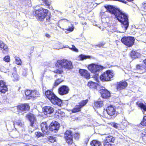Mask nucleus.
I'll return each instance as SVG.
<instances>
[{
  "label": "nucleus",
  "instance_id": "f257e3e1",
  "mask_svg": "<svg viewBox=\"0 0 146 146\" xmlns=\"http://www.w3.org/2000/svg\"><path fill=\"white\" fill-rule=\"evenodd\" d=\"M105 7L110 13L114 15L115 17L119 22L123 25L125 29L126 30L129 25L128 16L127 13L116 8L113 6L108 5Z\"/></svg>",
  "mask_w": 146,
  "mask_h": 146
},
{
  "label": "nucleus",
  "instance_id": "f03ea898",
  "mask_svg": "<svg viewBox=\"0 0 146 146\" xmlns=\"http://www.w3.org/2000/svg\"><path fill=\"white\" fill-rule=\"evenodd\" d=\"M49 11L42 8L35 10L33 14L37 20L40 21H43L48 15Z\"/></svg>",
  "mask_w": 146,
  "mask_h": 146
},
{
  "label": "nucleus",
  "instance_id": "7ed1b4c3",
  "mask_svg": "<svg viewBox=\"0 0 146 146\" xmlns=\"http://www.w3.org/2000/svg\"><path fill=\"white\" fill-rule=\"evenodd\" d=\"M45 94L53 104H57L59 106H61L62 103L61 100L56 96L52 92L48 90L45 92Z\"/></svg>",
  "mask_w": 146,
  "mask_h": 146
},
{
  "label": "nucleus",
  "instance_id": "20e7f679",
  "mask_svg": "<svg viewBox=\"0 0 146 146\" xmlns=\"http://www.w3.org/2000/svg\"><path fill=\"white\" fill-rule=\"evenodd\" d=\"M135 40L134 37L130 36H124L121 39L122 42L129 47H131L133 45Z\"/></svg>",
  "mask_w": 146,
  "mask_h": 146
},
{
  "label": "nucleus",
  "instance_id": "39448f33",
  "mask_svg": "<svg viewBox=\"0 0 146 146\" xmlns=\"http://www.w3.org/2000/svg\"><path fill=\"white\" fill-rule=\"evenodd\" d=\"M113 74L110 70H107L101 75L100 78L102 81H108L113 78Z\"/></svg>",
  "mask_w": 146,
  "mask_h": 146
},
{
  "label": "nucleus",
  "instance_id": "423d86ee",
  "mask_svg": "<svg viewBox=\"0 0 146 146\" xmlns=\"http://www.w3.org/2000/svg\"><path fill=\"white\" fill-rule=\"evenodd\" d=\"M65 137L66 142L71 146H76L73 142V135L70 130H67L65 133Z\"/></svg>",
  "mask_w": 146,
  "mask_h": 146
},
{
  "label": "nucleus",
  "instance_id": "0eeeda50",
  "mask_svg": "<svg viewBox=\"0 0 146 146\" xmlns=\"http://www.w3.org/2000/svg\"><path fill=\"white\" fill-rule=\"evenodd\" d=\"M88 68L92 73H95L103 69V67L98 64H89Z\"/></svg>",
  "mask_w": 146,
  "mask_h": 146
},
{
  "label": "nucleus",
  "instance_id": "6e6552de",
  "mask_svg": "<svg viewBox=\"0 0 146 146\" xmlns=\"http://www.w3.org/2000/svg\"><path fill=\"white\" fill-rule=\"evenodd\" d=\"M56 67L58 69L54 71V72L57 73H59L61 74L62 72L63 71L62 70H59L60 68L62 67L63 66V64H55ZM64 68L69 70L73 68L72 64H63Z\"/></svg>",
  "mask_w": 146,
  "mask_h": 146
},
{
  "label": "nucleus",
  "instance_id": "1a4fd4ad",
  "mask_svg": "<svg viewBox=\"0 0 146 146\" xmlns=\"http://www.w3.org/2000/svg\"><path fill=\"white\" fill-rule=\"evenodd\" d=\"M70 90L69 88L65 85L60 86L58 89V94L62 96L67 94Z\"/></svg>",
  "mask_w": 146,
  "mask_h": 146
},
{
  "label": "nucleus",
  "instance_id": "9d476101",
  "mask_svg": "<svg viewBox=\"0 0 146 146\" xmlns=\"http://www.w3.org/2000/svg\"><path fill=\"white\" fill-rule=\"evenodd\" d=\"M60 124L56 121H53L49 126V129L51 131L57 132L59 129Z\"/></svg>",
  "mask_w": 146,
  "mask_h": 146
},
{
  "label": "nucleus",
  "instance_id": "9b49d317",
  "mask_svg": "<svg viewBox=\"0 0 146 146\" xmlns=\"http://www.w3.org/2000/svg\"><path fill=\"white\" fill-rule=\"evenodd\" d=\"M28 118L31 123V125L29 127L31 128L32 127L33 128L30 131L32 132L35 129V127L36 125V120L34 116L31 114L28 116Z\"/></svg>",
  "mask_w": 146,
  "mask_h": 146
},
{
  "label": "nucleus",
  "instance_id": "f8f14e48",
  "mask_svg": "<svg viewBox=\"0 0 146 146\" xmlns=\"http://www.w3.org/2000/svg\"><path fill=\"white\" fill-rule=\"evenodd\" d=\"M115 138L111 135L107 136L104 140V146H111V143H113Z\"/></svg>",
  "mask_w": 146,
  "mask_h": 146
},
{
  "label": "nucleus",
  "instance_id": "ddd939ff",
  "mask_svg": "<svg viewBox=\"0 0 146 146\" xmlns=\"http://www.w3.org/2000/svg\"><path fill=\"white\" fill-rule=\"evenodd\" d=\"M127 84L125 81H120L117 83V88L118 90L124 89L127 86Z\"/></svg>",
  "mask_w": 146,
  "mask_h": 146
},
{
  "label": "nucleus",
  "instance_id": "4468645a",
  "mask_svg": "<svg viewBox=\"0 0 146 146\" xmlns=\"http://www.w3.org/2000/svg\"><path fill=\"white\" fill-rule=\"evenodd\" d=\"M7 90L8 88L6 83L3 81H0V92L5 93Z\"/></svg>",
  "mask_w": 146,
  "mask_h": 146
},
{
  "label": "nucleus",
  "instance_id": "2eb2a0df",
  "mask_svg": "<svg viewBox=\"0 0 146 146\" xmlns=\"http://www.w3.org/2000/svg\"><path fill=\"white\" fill-rule=\"evenodd\" d=\"M100 93L103 98L107 99L110 96V93L107 90L102 89L100 90Z\"/></svg>",
  "mask_w": 146,
  "mask_h": 146
},
{
  "label": "nucleus",
  "instance_id": "dca6fc26",
  "mask_svg": "<svg viewBox=\"0 0 146 146\" xmlns=\"http://www.w3.org/2000/svg\"><path fill=\"white\" fill-rule=\"evenodd\" d=\"M17 109L19 112H23L28 111L29 109V106L27 104H22L17 107Z\"/></svg>",
  "mask_w": 146,
  "mask_h": 146
},
{
  "label": "nucleus",
  "instance_id": "f3484780",
  "mask_svg": "<svg viewBox=\"0 0 146 146\" xmlns=\"http://www.w3.org/2000/svg\"><path fill=\"white\" fill-rule=\"evenodd\" d=\"M54 111V108L51 106H46L44 107L43 108V111L45 115L52 114Z\"/></svg>",
  "mask_w": 146,
  "mask_h": 146
},
{
  "label": "nucleus",
  "instance_id": "a211bd4d",
  "mask_svg": "<svg viewBox=\"0 0 146 146\" xmlns=\"http://www.w3.org/2000/svg\"><path fill=\"white\" fill-rule=\"evenodd\" d=\"M79 73L81 76L84 77V78L87 79L90 78V74L87 70L83 69H80L79 70Z\"/></svg>",
  "mask_w": 146,
  "mask_h": 146
},
{
  "label": "nucleus",
  "instance_id": "6ab92c4d",
  "mask_svg": "<svg viewBox=\"0 0 146 146\" xmlns=\"http://www.w3.org/2000/svg\"><path fill=\"white\" fill-rule=\"evenodd\" d=\"M106 111L109 115L112 116L114 115L115 113V110L113 107L110 106L107 107Z\"/></svg>",
  "mask_w": 146,
  "mask_h": 146
},
{
  "label": "nucleus",
  "instance_id": "aec40b11",
  "mask_svg": "<svg viewBox=\"0 0 146 146\" xmlns=\"http://www.w3.org/2000/svg\"><path fill=\"white\" fill-rule=\"evenodd\" d=\"M136 104L142 110L144 114H146V105L143 103H140L138 102L136 103Z\"/></svg>",
  "mask_w": 146,
  "mask_h": 146
},
{
  "label": "nucleus",
  "instance_id": "412c9836",
  "mask_svg": "<svg viewBox=\"0 0 146 146\" xmlns=\"http://www.w3.org/2000/svg\"><path fill=\"white\" fill-rule=\"evenodd\" d=\"M40 126L42 131L43 133H46L47 132L48 127L46 122H44L41 123Z\"/></svg>",
  "mask_w": 146,
  "mask_h": 146
},
{
  "label": "nucleus",
  "instance_id": "4be33fe9",
  "mask_svg": "<svg viewBox=\"0 0 146 146\" xmlns=\"http://www.w3.org/2000/svg\"><path fill=\"white\" fill-rule=\"evenodd\" d=\"M56 64H72V63L70 61L66 59H63L57 60Z\"/></svg>",
  "mask_w": 146,
  "mask_h": 146
},
{
  "label": "nucleus",
  "instance_id": "5701e85b",
  "mask_svg": "<svg viewBox=\"0 0 146 146\" xmlns=\"http://www.w3.org/2000/svg\"><path fill=\"white\" fill-rule=\"evenodd\" d=\"M98 84L93 82H88L87 85L90 88H94L96 89Z\"/></svg>",
  "mask_w": 146,
  "mask_h": 146
},
{
  "label": "nucleus",
  "instance_id": "b1692460",
  "mask_svg": "<svg viewBox=\"0 0 146 146\" xmlns=\"http://www.w3.org/2000/svg\"><path fill=\"white\" fill-rule=\"evenodd\" d=\"M130 56L132 58H138V53L134 50H132L130 53Z\"/></svg>",
  "mask_w": 146,
  "mask_h": 146
},
{
  "label": "nucleus",
  "instance_id": "393cba45",
  "mask_svg": "<svg viewBox=\"0 0 146 146\" xmlns=\"http://www.w3.org/2000/svg\"><path fill=\"white\" fill-rule=\"evenodd\" d=\"M90 145L92 146H101V143L97 140H93L90 143Z\"/></svg>",
  "mask_w": 146,
  "mask_h": 146
},
{
  "label": "nucleus",
  "instance_id": "a878e982",
  "mask_svg": "<svg viewBox=\"0 0 146 146\" xmlns=\"http://www.w3.org/2000/svg\"><path fill=\"white\" fill-rule=\"evenodd\" d=\"M91 57L90 56H86L81 54L78 56V58L79 60H82L90 58Z\"/></svg>",
  "mask_w": 146,
  "mask_h": 146
},
{
  "label": "nucleus",
  "instance_id": "bb28decb",
  "mask_svg": "<svg viewBox=\"0 0 146 146\" xmlns=\"http://www.w3.org/2000/svg\"><path fill=\"white\" fill-rule=\"evenodd\" d=\"M14 125H17L20 127H23L24 126V122L20 120H17L13 122Z\"/></svg>",
  "mask_w": 146,
  "mask_h": 146
},
{
  "label": "nucleus",
  "instance_id": "cd10ccee",
  "mask_svg": "<svg viewBox=\"0 0 146 146\" xmlns=\"http://www.w3.org/2000/svg\"><path fill=\"white\" fill-rule=\"evenodd\" d=\"M40 94L39 92L36 90H34L31 91V96L33 97H36L39 96Z\"/></svg>",
  "mask_w": 146,
  "mask_h": 146
},
{
  "label": "nucleus",
  "instance_id": "c85d7f7f",
  "mask_svg": "<svg viewBox=\"0 0 146 146\" xmlns=\"http://www.w3.org/2000/svg\"><path fill=\"white\" fill-rule=\"evenodd\" d=\"M81 109V108L78 105H76L75 106V107L72 110V113L78 112L80 111Z\"/></svg>",
  "mask_w": 146,
  "mask_h": 146
},
{
  "label": "nucleus",
  "instance_id": "c756f323",
  "mask_svg": "<svg viewBox=\"0 0 146 146\" xmlns=\"http://www.w3.org/2000/svg\"><path fill=\"white\" fill-rule=\"evenodd\" d=\"M94 106L97 108L101 107L103 106V101H98L94 104Z\"/></svg>",
  "mask_w": 146,
  "mask_h": 146
},
{
  "label": "nucleus",
  "instance_id": "7c9ffc66",
  "mask_svg": "<svg viewBox=\"0 0 146 146\" xmlns=\"http://www.w3.org/2000/svg\"><path fill=\"white\" fill-rule=\"evenodd\" d=\"M11 77L13 78V80L15 81H17L19 79V76L16 73H14L12 74Z\"/></svg>",
  "mask_w": 146,
  "mask_h": 146
},
{
  "label": "nucleus",
  "instance_id": "2f4dec72",
  "mask_svg": "<svg viewBox=\"0 0 146 146\" xmlns=\"http://www.w3.org/2000/svg\"><path fill=\"white\" fill-rule=\"evenodd\" d=\"M25 94L26 96L27 99H30V98L31 97V91L29 90H27L25 91Z\"/></svg>",
  "mask_w": 146,
  "mask_h": 146
},
{
  "label": "nucleus",
  "instance_id": "473e14b6",
  "mask_svg": "<svg viewBox=\"0 0 146 146\" xmlns=\"http://www.w3.org/2000/svg\"><path fill=\"white\" fill-rule=\"evenodd\" d=\"M88 100H83L79 104V106L81 108L82 107L84 106L88 102Z\"/></svg>",
  "mask_w": 146,
  "mask_h": 146
},
{
  "label": "nucleus",
  "instance_id": "72a5a7b5",
  "mask_svg": "<svg viewBox=\"0 0 146 146\" xmlns=\"http://www.w3.org/2000/svg\"><path fill=\"white\" fill-rule=\"evenodd\" d=\"M145 66H143V64H137L136 66V68L137 69L140 70H145Z\"/></svg>",
  "mask_w": 146,
  "mask_h": 146
},
{
  "label": "nucleus",
  "instance_id": "f704fd0d",
  "mask_svg": "<svg viewBox=\"0 0 146 146\" xmlns=\"http://www.w3.org/2000/svg\"><path fill=\"white\" fill-rule=\"evenodd\" d=\"M63 81L61 79H58L55 81L54 86L56 87L60 83H61Z\"/></svg>",
  "mask_w": 146,
  "mask_h": 146
},
{
  "label": "nucleus",
  "instance_id": "c9c22d12",
  "mask_svg": "<svg viewBox=\"0 0 146 146\" xmlns=\"http://www.w3.org/2000/svg\"><path fill=\"white\" fill-rule=\"evenodd\" d=\"M72 47L70 48L69 47V46H68V47H67V48H69V49L73 51L76 52H78V49L74 45H72Z\"/></svg>",
  "mask_w": 146,
  "mask_h": 146
},
{
  "label": "nucleus",
  "instance_id": "e433bc0d",
  "mask_svg": "<svg viewBox=\"0 0 146 146\" xmlns=\"http://www.w3.org/2000/svg\"><path fill=\"white\" fill-rule=\"evenodd\" d=\"M3 60L6 62H9L10 61V59L9 56V55L5 56L4 57Z\"/></svg>",
  "mask_w": 146,
  "mask_h": 146
},
{
  "label": "nucleus",
  "instance_id": "4c0bfd02",
  "mask_svg": "<svg viewBox=\"0 0 146 146\" xmlns=\"http://www.w3.org/2000/svg\"><path fill=\"white\" fill-rule=\"evenodd\" d=\"M15 60L16 64H21V60L18 57H15Z\"/></svg>",
  "mask_w": 146,
  "mask_h": 146
},
{
  "label": "nucleus",
  "instance_id": "58836bf2",
  "mask_svg": "<svg viewBox=\"0 0 146 146\" xmlns=\"http://www.w3.org/2000/svg\"><path fill=\"white\" fill-rule=\"evenodd\" d=\"M56 139L55 137L52 136L49 137V141L51 143H54L56 141Z\"/></svg>",
  "mask_w": 146,
  "mask_h": 146
},
{
  "label": "nucleus",
  "instance_id": "ea45409f",
  "mask_svg": "<svg viewBox=\"0 0 146 146\" xmlns=\"http://www.w3.org/2000/svg\"><path fill=\"white\" fill-rule=\"evenodd\" d=\"M141 124L143 125L146 126V116L143 117V121L141 122Z\"/></svg>",
  "mask_w": 146,
  "mask_h": 146
},
{
  "label": "nucleus",
  "instance_id": "a19ab883",
  "mask_svg": "<svg viewBox=\"0 0 146 146\" xmlns=\"http://www.w3.org/2000/svg\"><path fill=\"white\" fill-rule=\"evenodd\" d=\"M9 52V48L7 47L3 50H2V52L3 54H5L8 53Z\"/></svg>",
  "mask_w": 146,
  "mask_h": 146
},
{
  "label": "nucleus",
  "instance_id": "79ce46f5",
  "mask_svg": "<svg viewBox=\"0 0 146 146\" xmlns=\"http://www.w3.org/2000/svg\"><path fill=\"white\" fill-rule=\"evenodd\" d=\"M105 44V43L104 42H101L97 44L96 46L100 48L103 46Z\"/></svg>",
  "mask_w": 146,
  "mask_h": 146
},
{
  "label": "nucleus",
  "instance_id": "37998d69",
  "mask_svg": "<svg viewBox=\"0 0 146 146\" xmlns=\"http://www.w3.org/2000/svg\"><path fill=\"white\" fill-rule=\"evenodd\" d=\"M141 136L143 139H145L146 136V132L145 131H143L141 132Z\"/></svg>",
  "mask_w": 146,
  "mask_h": 146
},
{
  "label": "nucleus",
  "instance_id": "c03bdc74",
  "mask_svg": "<svg viewBox=\"0 0 146 146\" xmlns=\"http://www.w3.org/2000/svg\"><path fill=\"white\" fill-rule=\"evenodd\" d=\"M74 137L76 139H79V134L78 133H75L73 135Z\"/></svg>",
  "mask_w": 146,
  "mask_h": 146
},
{
  "label": "nucleus",
  "instance_id": "a18cd8bd",
  "mask_svg": "<svg viewBox=\"0 0 146 146\" xmlns=\"http://www.w3.org/2000/svg\"><path fill=\"white\" fill-rule=\"evenodd\" d=\"M44 3H45L46 5L48 7H49L50 5V3L48 1V0H44Z\"/></svg>",
  "mask_w": 146,
  "mask_h": 146
},
{
  "label": "nucleus",
  "instance_id": "49530a36",
  "mask_svg": "<svg viewBox=\"0 0 146 146\" xmlns=\"http://www.w3.org/2000/svg\"><path fill=\"white\" fill-rule=\"evenodd\" d=\"M142 7L143 11L146 12V3H142Z\"/></svg>",
  "mask_w": 146,
  "mask_h": 146
},
{
  "label": "nucleus",
  "instance_id": "de8ad7c7",
  "mask_svg": "<svg viewBox=\"0 0 146 146\" xmlns=\"http://www.w3.org/2000/svg\"><path fill=\"white\" fill-rule=\"evenodd\" d=\"M35 135H36V136L40 137L41 136H43L44 135L42 133H41L40 132H35Z\"/></svg>",
  "mask_w": 146,
  "mask_h": 146
},
{
  "label": "nucleus",
  "instance_id": "09e8293b",
  "mask_svg": "<svg viewBox=\"0 0 146 146\" xmlns=\"http://www.w3.org/2000/svg\"><path fill=\"white\" fill-rule=\"evenodd\" d=\"M74 28L73 27H69L68 28L66 29V30L70 32H71L74 30Z\"/></svg>",
  "mask_w": 146,
  "mask_h": 146
},
{
  "label": "nucleus",
  "instance_id": "8fccbe9b",
  "mask_svg": "<svg viewBox=\"0 0 146 146\" xmlns=\"http://www.w3.org/2000/svg\"><path fill=\"white\" fill-rule=\"evenodd\" d=\"M112 125L113 127L116 129H118L119 128L118 124L117 123H114L112 124Z\"/></svg>",
  "mask_w": 146,
  "mask_h": 146
},
{
  "label": "nucleus",
  "instance_id": "3c124183",
  "mask_svg": "<svg viewBox=\"0 0 146 146\" xmlns=\"http://www.w3.org/2000/svg\"><path fill=\"white\" fill-rule=\"evenodd\" d=\"M5 44L3 42L0 40V48H1Z\"/></svg>",
  "mask_w": 146,
  "mask_h": 146
},
{
  "label": "nucleus",
  "instance_id": "603ef678",
  "mask_svg": "<svg viewBox=\"0 0 146 146\" xmlns=\"http://www.w3.org/2000/svg\"><path fill=\"white\" fill-rule=\"evenodd\" d=\"M51 18V17L50 15H49L48 16V17H47L46 19V22H50V19Z\"/></svg>",
  "mask_w": 146,
  "mask_h": 146
},
{
  "label": "nucleus",
  "instance_id": "864d4df0",
  "mask_svg": "<svg viewBox=\"0 0 146 146\" xmlns=\"http://www.w3.org/2000/svg\"><path fill=\"white\" fill-rule=\"evenodd\" d=\"M8 46L6 44H5V45L3 46V47L1 48L2 50H3L4 49H5V48L8 47Z\"/></svg>",
  "mask_w": 146,
  "mask_h": 146
},
{
  "label": "nucleus",
  "instance_id": "5fc2aeb1",
  "mask_svg": "<svg viewBox=\"0 0 146 146\" xmlns=\"http://www.w3.org/2000/svg\"><path fill=\"white\" fill-rule=\"evenodd\" d=\"M45 36L48 38H49L51 37L50 35L48 33H46L45 34Z\"/></svg>",
  "mask_w": 146,
  "mask_h": 146
},
{
  "label": "nucleus",
  "instance_id": "6e6d98bb",
  "mask_svg": "<svg viewBox=\"0 0 146 146\" xmlns=\"http://www.w3.org/2000/svg\"><path fill=\"white\" fill-rule=\"evenodd\" d=\"M58 113H59L61 114H63V113H64L63 112H62L60 110H59L58 111Z\"/></svg>",
  "mask_w": 146,
  "mask_h": 146
},
{
  "label": "nucleus",
  "instance_id": "4d7b16f0",
  "mask_svg": "<svg viewBox=\"0 0 146 146\" xmlns=\"http://www.w3.org/2000/svg\"><path fill=\"white\" fill-rule=\"evenodd\" d=\"M143 62L144 64H146V59L143 60Z\"/></svg>",
  "mask_w": 146,
  "mask_h": 146
},
{
  "label": "nucleus",
  "instance_id": "13d9d810",
  "mask_svg": "<svg viewBox=\"0 0 146 146\" xmlns=\"http://www.w3.org/2000/svg\"><path fill=\"white\" fill-rule=\"evenodd\" d=\"M13 69H14V70L15 71V73H16V68L15 67H14Z\"/></svg>",
  "mask_w": 146,
  "mask_h": 146
},
{
  "label": "nucleus",
  "instance_id": "bf43d9fd",
  "mask_svg": "<svg viewBox=\"0 0 146 146\" xmlns=\"http://www.w3.org/2000/svg\"><path fill=\"white\" fill-rule=\"evenodd\" d=\"M145 71H146V64H145Z\"/></svg>",
  "mask_w": 146,
  "mask_h": 146
},
{
  "label": "nucleus",
  "instance_id": "052dcab7",
  "mask_svg": "<svg viewBox=\"0 0 146 146\" xmlns=\"http://www.w3.org/2000/svg\"><path fill=\"white\" fill-rule=\"evenodd\" d=\"M24 74V76H26V75L24 74Z\"/></svg>",
  "mask_w": 146,
  "mask_h": 146
},
{
  "label": "nucleus",
  "instance_id": "680f3d73",
  "mask_svg": "<svg viewBox=\"0 0 146 146\" xmlns=\"http://www.w3.org/2000/svg\"><path fill=\"white\" fill-rule=\"evenodd\" d=\"M56 76H57V75H55L54 76H55V77H56Z\"/></svg>",
  "mask_w": 146,
  "mask_h": 146
}]
</instances>
